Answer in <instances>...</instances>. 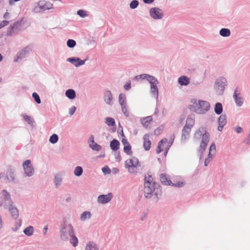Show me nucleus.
Listing matches in <instances>:
<instances>
[{"instance_id":"f257e3e1","label":"nucleus","mask_w":250,"mask_h":250,"mask_svg":"<svg viewBox=\"0 0 250 250\" xmlns=\"http://www.w3.org/2000/svg\"><path fill=\"white\" fill-rule=\"evenodd\" d=\"M68 217L62 219L59 227L60 239L63 241H69L73 247L78 244V239L75 235V229L72 224L68 221Z\"/></svg>"},{"instance_id":"f03ea898","label":"nucleus","mask_w":250,"mask_h":250,"mask_svg":"<svg viewBox=\"0 0 250 250\" xmlns=\"http://www.w3.org/2000/svg\"><path fill=\"white\" fill-rule=\"evenodd\" d=\"M162 194V189L158 183L153 181L151 175L146 174L144 178V195L149 199L153 196L158 199Z\"/></svg>"},{"instance_id":"7ed1b4c3","label":"nucleus","mask_w":250,"mask_h":250,"mask_svg":"<svg viewBox=\"0 0 250 250\" xmlns=\"http://www.w3.org/2000/svg\"><path fill=\"white\" fill-rule=\"evenodd\" d=\"M194 138L199 140L201 139L200 146L198 149L200 155V160L202 159L203 152L206 149L207 146L209 141V134L207 131L206 128L204 126H200L194 133Z\"/></svg>"},{"instance_id":"20e7f679","label":"nucleus","mask_w":250,"mask_h":250,"mask_svg":"<svg viewBox=\"0 0 250 250\" xmlns=\"http://www.w3.org/2000/svg\"><path fill=\"white\" fill-rule=\"evenodd\" d=\"M190 103L189 109L198 114H205L210 108L209 103L207 101L192 99Z\"/></svg>"},{"instance_id":"39448f33","label":"nucleus","mask_w":250,"mask_h":250,"mask_svg":"<svg viewBox=\"0 0 250 250\" xmlns=\"http://www.w3.org/2000/svg\"><path fill=\"white\" fill-rule=\"evenodd\" d=\"M227 79L223 76L219 77L216 79L213 87L218 95H221L223 94L226 86L227 85Z\"/></svg>"},{"instance_id":"423d86ee","label":"nucleus","mask_w":250,"mask_h":250,"mask_svg":"<svg viewBox=\"0 0 250 250\" xmlns=\"http://www.w3.org/2000/svg\"><path fill=\"white\" fill-rule=\"evenodd\" d=\"M22 20H18L11 24L7 30L6 35L12 36L21 31L22 29Z\"/></svg>"},{"instance_id":"0eeeda50","label":"nucleus","mask_w":250,"mask_h":250,"mask_svg":"<svg viewBox=\"0 0 250 250\" xmlns=\"http://www.w3.org/2000/svg\"><path fill=\"white\" fill-rule=\"evenodd\" d=\"M53 4L49 1L40 0L34 7L33 11L35 13H40L52 8Z\"/></svg>"},{"instance_id":"6e6552de","label":"nucleus","mask_w":250,"mask_h":250,"mask_svg":"<svg viewBox=\"0 0 250 250\" xmlns=\"http://www.w3.org/2000/svg\"><path fill=\"white\" fill-rule=\"evenodd\" d=\"M11 204H14V203L11 198L10 193L6 190H3L1 193L0 207L7 208Z\"/></svg>"},{"instance_id":"1a4fd4ad","label":"nucleus","mask_w":250,"mask_h":250,"mask_svg":"<svg viewBox=\"0 0 250 250\" xmlns=\"http://www.w3.org/2000/svg\"><path fill=\"white\" fill-rule=\"evenodd\" d=\"M23 175L24 177H31L35 174V169L30 160H27L22 163Z\"/></svg>"},{"instance_id":"9d476101","label":"nucleus","mask_w":250,"mask_h":250,"mask_svg":"<svg viewBox=\"0 0 250 250\" xmlns=\"http://www.w3.org/2000/svg\"><path fill=\"white\" fill-rule=\"evenodd\" d=\"M149 13L150 17L155 20H161L164 16L163 10L157 7L151 8Z\"/></svg>"},{"instance_id":"9b49d317","label":"nucleus","mask_w":250,"mask_h":250,"mask_svg":"<svg viewBox=\"0 0 250 250\" xmlns=\"http://www.w3.org/2000/svg\"><path fill=\"white\" fill-rule=\"evenodd\" d=\"M6 178L9 182L18 183V181L16 178V172L14 167L12 166L8 167L6 173Z\"/></svg>"},{"instance_id":"f8f14e48","label":"nucleus","mask_w":250,"mask_h":250,"mask_svg":"<svg viewBox=\"0 0 250 250\" xmlns=\"http://www.w3.org/2000/svg\"><path fill=\"white\" fill-rule=\"evenodd\" d=\"M150 84V93L152 96L156 98L157 99L158 98V88L157 84L159 82L157 79L154 77L152 80H151L149 82Z\"/></svg>"},{"instance_id":"ddd939ff","label":"nucleus","mask_w":250,"mask_h":250,"mask_svg":"<svg viewBox=\"0 0 250 250\" xmlns=\"http://www.w3.org/2000/svg\"><path fill=\"white\" fill-rule=\"evenodd\" d=\"M139 165V161L137 158L133 157L126 160L125 162V167L128 168L129 172H133V168L136 167Z\"/></svg>"},{"instance_id":"4468645a","label":"nucleus","mask_w":250,"mask_h":250,"mask_svg":"<svg viewBox=\"0 0 250 250\" xmlns=\"http://www.w3.org/2000/svg\"><path fill=\"white\" fill-rule=\"evenodd\" d=\"M30 51V48L29 46H26L22 49L19 52H18L17 55L15 57L14 62H17L20 60H21L22 59L25 58L26 56Z\"/></svg>"},{"instance_id":"2eb2a0df","label":"nucleus","mask_w":250,"mask_h":250,"mask_svg":"<svg viewBox=\"0 0 250 250\" xmlns=\"http://www.w3.org/2000/svg\"><path fill=\"white\" fill-rule=\"evenodd\" d=\"M85 59L83 60H81L78 57H72L67 59L66 61L73 64L75 67H79L85 64V62L87 60Z\"/></svg>"},{"instance_id":"dca6fc26","label":"nucleus","mask_w":250,"mask_h":250,"mask_svg":"<svg viewBox=\"0 0 250 250\" xmlns=\"http://www.w3.org/2000/svg\"><path fill=\"white\" fill-rule=\"evenodd\" d=\"M113 195L111 193L107 194H102L99 195L97 198V202L99 204H105L109 202L112 198Z\"/></svg>"},{"instance_id":"f3484780","label":"nucleus","mask_w":250,"mask_h":250,"mask_svg":"<svg viewBox=\"0 0 250 250\" xmlns=\"http://www.w3.org/2000/svg\"><path fill=\"white\" fill-rule=\"evenodd\" d=\"M104 100L105 103L110 106L113 104V95L110 90L105 89L104 95Z\"/></svg>"},{"instance_id":"a211bd4d","label":"nucleus","mask_w":250,"mask_h":250,"mask_svg":"<svg viewBox=\"0 0 250 250\" xmlns=\"http://www.w3.org/2000/svg\"><path fill=\"white\" fill-rule=\"evenodd\" d=\"M64 173L62 172H59L55 174L54 183L56 188L60 187L63 181Z\"/></svg>"},{"instance_id":"6ab92c4d","label":"nucleus","mask_w":250,"mask_h":250,"mask_svg":"<svg viewBox=\"0 0 250 250\" xmlns=\"http://www.w3.org/2000/svg\"><path fill=\"white\" fill-rule=\"evenodd\" d=\"M233 98L235 103L237 106H241L244 103V99L240 96V93L237 90H235L233 93Z\"/></svg>"},{"instance_id":"aec40b11","label":"nucleus","mask_w":250,"mask_h":250,"mask_svg":"<svg viewBox=\"0 0 250 250\" xmlns=\"http://www.w3.org/2000/svg\"><path fill=\"white\" fill-rule=\"evenodd\" d=\"M191 131V128L187 126H184L182 129V134L181 136V142L185 143L188 139L189 134Z\"/></svg>"},{"instance_id":"412c9836","label":"nucleus","mask_w":250,"mask_h":250,"mask_svg":"<svg viewBox=\"0 0 250 250\" xmlns=\"http://www.w3.org/2000/svg\"><path fill=\"white\" fill-rule=\"evenodd\" d=\"M6 209L9 210L11 216L14 219H16L18 218L19 216V210L13 204H11V205L8 206Z\"/></svg>"},{"instance_id":"4be33fe9","label":"nucleus","mask_w":250,"mask_h":250,"mask_svg":"<svg viewBox=\"0 0 250 250\" xmlns=\"http://www.w3.org/2000/svg\"><path fill=\"white\" fill-rule=\"evenodd\" d=\"M160 180L161 183L165 185L170 186L172 184V182L170 180L169 176L166 174H161L160 176Z\"/></svg>"},{"instance_id":"5701e85b","label":"nucleus","mask_w":250,"mask_h":250,"mask_svg":"<svg viewBox=\"0 0 250 250\" xmlns=\"http://www.w3.org/2000/svg\"><path fill=\"white\" fill-rule=\"evenodd\" d=\"M154 77L147 74H143L139 75H137L134 77L133 79L139 81V80H145L146 79L147 81L149 82L153 80Z\"/></svg>"},{"instance_id":"b1692460","label":"nucleus","mask_w":250,"mask_h":250,"mask_svg":"<svg viewBox=\"0 0 250 250\" xmlns=\"http://www.w3.org/2000/svg\"><path fill=\"white\" fill-rule=\"evenodd\" d=\"M149 134H145L143 137V140H144V147L146 151H148L150 148V146H151V142L149 140Z\"/></svg>"},{"instance_id":"393cba45","label":"nucleus","mask_w":250,"mask_h":250,"mask_svg":"<svg viewBox=\"0 0 250 250\" xmlns=\"http://www.w3.org/2000/svg\"><path fill=\"white\" fill-rule=\"evenodd\" d=\"M178 83L181 86H187L190 83V80L186 76H182L178 78Z\"/></svg>"},{"instance_id":"a878e982","label":"nucleus","mask_w":250,"mask_h":250,"mask_svg":"<svg viewBox=\"0 0 250 250\" xmlns=\"http://www.w3.org/2000/svg\"><path fill=\"white\" fill-rule=\"evenodd\" d=\"M152 118L150 116H147L141 119V123L143 126L146 128L149 126L150 122L152 121Z\"/></svg>"},{"instance_id":"bb28decb","label":"nucleus","mask_w":250,"mask_h":250,"mask_svg":"<svg viewBox=\"0 0 250 250\" xmlns=\"http://www.w3.org/2000/svg\"><path fill=\"white\" fill-rule=\"evenodd\" d=\"M195 124V120L193 116L189 115L187 118L186 123L185 126L191 128L194 126Z\"/></svg>"},{"instance_id":"cd10ccee","label":"nucleus","mask_w":250,"mask_h":250,"mask_svg":"<svg viewBox=\"0 0 250 250\" xmlns=\"http://www.w3.org/2000/svg\"><path fill=\"white\" fill-rule=\"evenodd\" d=\"M66 97L70 100H73L76 97V92L74 89H68L65 93Z\"/></svg>"},{"instance_id":"c85d7f7f","label":"nucleus","mask_w":250,"mask_h":250,"mask_svg":"<svg viewBox=\"0 0 250 250\" xmlns=\"http://www.w3.org/2000/svg\"><path fill=\"white\" fill-rule=\"evenodd\" d=\"M120 142L116 139H113L110 144L111 149L113 151L117 150L119 148Z\"/></svg>"},{"instance_id":"c756f323","label":"nucleus","mask_w":250,"mask_h":250,"mask_svg":"<svg viewBox=\"0 0 250 250\" xmlns=\"http://www.w3.org/2000/svg\"><path fill=\"white\" fill-rule=\"evenodd\" d=\"M85 250H99V248L95 243L90 242L86 245Z\"/></svg>"},{"instance_id":"7c9ffc66","label":"nucleus","mask_w":250,"mask_h":250,"mask_svg":"<svg viewBox=\"0 0 250 250\" xmlns=\"http://www.w3.org/2000/svg\"><path fill=\"white\" fill-rule=\"evenodd\" d=\"M34 232V228L33 226H29L24 229L23 233L27 236H32Z\"/></svg>"},{"instance_id":"2f4dec72","label":"nucleus","mask_w":250,"mask_h":250,"mask_svg":"<svg viewBox=\"0 0 250 250\" xmlns=\"http://www.w3.org/2000/svg\"><path fill=\"white\" fill-rule=\"evenodd\" d=\"M220 35L223 37H228L230 35V31L229 29L223 28L219 31Z\"/></svg>"},{"instance_id":"473e14b6","label":"nucleus","mask_w":250,"mask_h":250,"mask_svg":"<svg viewBox=\"0 0 250 250\" xmlns=\"http://www.w3.org/2000/svg\"><path fill=\"white\" fill-rule=\"evenodd\" d=\"M119 103L120 105L127 104L126 97L125 94L121 93L119 95Z\"/></svg>"},{"instance_id":"72a5a7b5","label":"nucleus","mask_w":250,"mask_h":250,"mask_svg":"<svg viewBox=\"0 0 250 250\" xmlns=\"http://www.w3.org/2000/svg\"><path fill=\"white\" fill-rule=\"evenodd\" d=\"M91 213L88 211H84L80 216V220L82 221H85L87 219H89L91 217Z\"/></svg>"},{"instance_id":"f704fd0d","label":"nucleus","mask_w":250,"mask_h":250,"mask_svg":"<svg viewBox=\"0 0 250 250\" xmlns=\"http://www.w3.org/2000/svg\"><path fill=\"white\" fill-rule=\"evenodd\" d=\"M167 140L166 138L162 139L158 143V147L156 149V153L157 154L160 153L162 150H163L164 146H162V144L167 143Z\"/></svg>"},{"instance_id":"c9c22d12","label":"nucleus","mask_w":250,"mask_h":250,"mask_svg":"<svg viewBox=\"0 0 250 250\" xmlns=\"http://www.w3.org/2000/svg\"><path fill=\"white\" fill-rule=\"evenodd\" d=\"M214 112L217 115H220L223 112V106L221 103H217L215 104Z\"/></svg>"},{"instance_id":"e433bc0d","label":"nucleus","mask_w":250,"mask_h":250,"mask_svg":"<svg viewBox=\"0 0 250 250\" xmlns=\"http://www.w3.org/2000/svg\"><path fill=\"white\" fill-rule=\"evenodd\" d=\"M23 118L24 120L29 125L31 126H34V124H35V121L30 116L27 115H23Z\"/></svg>"},{"instance_id":"4c0bfd02","label":"nucleus","mask_w":250,"mask_h":250,"mask_svg":"<svg viewBox=\"0 0 250 250\" xmlns=\"http://www.w3.org/2000/svg\"><path fill=\"white\" fill-rule=\"evenodd\" d=\"M218 122L219 125L225 126L227 124V116L226 114L221 115L218 118Z\"/></svg>"},{"instance_id":"58836bf2","label":"nucleus","mask_w":250,"mask_h":250,"mask_svg":"<svg viewBox=\"0 0 250 250\" xmlns=\"http://www.w3.org/2000/svg\"><path fill=\"white\" fill-rule=\"evenodd\" d=\"M74 174L77 177L81 176L83 172V169L81 166H77L74 169Z\"/></svg>"},{"instance_id":"ea45409f","label":"nucleus","mask_w":250,"mask_h":250,"mask_svg":"<svg viewBox=\"0 0 250 250\" xmlns=\"http://www.w3.org/2000/svg\"><path fill=\"white\" fill-rule=\"evenodd\" d=\"M105 123L109 126H114L115 125V120L111 117L106 118Z\"/></svg>"},{"instance_id":"a19ab883","label":"nucleus","mask_w":250,"mask_h":250,"mask_svg":"<svg viewBox=\"0 0 250 250\" xmlns=\"http://www.w3.org/2000/svg\"><path fill=\"white\" fill-rule=\"evenodd\" d=\"M89 147L93 150L97 151H99L102 149V146L96 142L91 144V145L90 144Z\"/></svg>"},{"instance_id":"79ce46f5","label":"nucleus","mask_w":250,"mask_h":250,"mask_svg":"<svg viewBox=\"0 0 250 250\" xmlns=\"http://www.w3.org/2000/svg\"><path fill=\"white\" fill-rule=\"evenodd\" d=\"M59 140V137H58V136L57 134H52L49 138V142L53 144H54L55 143H56Z\"/></svg>"},{"instance_id":"37998d69","label":"nucleus","mask_w":250,"mask_h":250,"mask_svg":"<svg viewBox=\"0 0 250 250\" xmlns=\"http://www.w3.org/2000/svg\"><path fill=\"white\" fill-rule=\"evenodd\" d=\"M121 109H122V111L123 113L124 114V115L125 117H128L129 115V114L128 111L127 104L124 105H121Z\"/></svg>"},{"instance_id":"c03bdc74","label":"nucleus","mask_w":250,"mask_h":250,"mask_svg":"<svg viewBox=\"0 0 250 250\" xmlns=\"http://www.w3.org/2000/svg\"><path fill=\"white\" fill-rule=\"evenodd\" d=\"M216 151V146L214 143H212L210 147L208 152V155H214Z\"/></svg>"},{"instance_id":"a18cd8bd","label":"nucleus","mask_w":250,"mask_h":250,"mask_svg":"<svg viewBox=\"0 0 250 250\" xmlns=\"http://www.w3.org/2000/svg\"><path fill=\"white\" fill-rule=\"evenodd\" d=\"M139 2L137 0H133L129 3V7L132 9L136 8L139 5Z\"/></svg>"},{"instance_id":"49530a36","label":"nucleus","mask_w":250,"mask_h":250,"mask_svg":"<svg viewBox=\"0 0 250 250\" xmlns=\"http://www.w3.org/2000/svg\"><path fill=\"white\" fill-rule=\"evenodd\" d=\"M131 147L130 144H127V145L124 146V151L127 154L130 155L132 154Z\"/></svg>"},{"instance_id":"de8ad7c7","label":"nucleus","mask_w":250,"mask_h":250,"mask_svg":"<svg viewBox=\"0 0 250 250\" xmlns=\"http://www.w3.org/2000/svg\"><path fill=\"white\" fill-rule=\"evenodd\" d=\"M186 185V183L184 181H178L176 182V183H172L170 186H172L173 187H175L176 188H182L184 187Z\"/></svg>"},{"instance_id":"09e8293b","label":"nucleus","mask_w":250,"mask_h":250,"mask_svg":"<svg viewBox=\"0 0 250 250\" xmlns=\"http://www.w3.org/2000/svg\"><path fill=\"white\" fill-rule=\"evenodd\" d=\"M76 45L75 41L72 39H69L67 41V45L69 48H73Z\"/></svg>"},{"instance_id":"8fccbe9b","label":"nucleus","mask_w":250,"mask_h":250,"mask_svg":"<svg viewBox=\"0 0 250 250\" xmlns=\"http://www.w3.org/2000/svg\"><path fill=\"white\" fill-rule=\"evenodd\" d=\"M21 224V220H17L15 222V227L11 228L12 231L16 232L20 228Z\"/></svg>"},{"instance_id":"3c124183","label":"nucleus","mask_w":250,"mask_h":250,"mask_svg":"<svg viewBox=\"0 0 250 250\" xmlns=\"http://www.w3.org/2000/svg\"><path fill=\"white\" fill-rule=\"evenodd\" d=\"M32 97L34 98L35 101L38 104L41 103V100L39 95L36 93L34 92L32 94Z\"/></svg>"},{"instance_id":"603ef678","label":"nucleus","mask_w":250,"mask_h":250,"mask_svg":"<svg viewBox=\"0 0 250 250\" xmlns=\"http://www.w3.org/2000/svg\"><path fill=\"white\" fill-rule=\"evenodd\" d=\"M77 15L82 18H85L87 16L86 12L83 10H79L77 11Z\"/></svg>"},{"instance_id":"864d4df0","label":"nucleus","mask_w":250,"mask_h":250,"mask_svg":"<svg viewBox=\"0 0 250 250\" xmlns=\"http://www.w3.org/2000/svg\"><path fill=\"white\" fill-rule=\"evenodd\" d=\"M102 171L104 174H109L111 173V170L109 167L106 166L102 168Z\"/></svg>"},{"instance_id":"5fc2aeb1","label":"nucleus","mask_w":250,"mask_h":250,"mask_svg":"<svg viewBox=\"0 0 250 250\" xmlns=\"http://www.w3.org/2000/svg\"><path fill=\"white\" fill-rule=\"evenodd\" d=\"M232 130L237 133H241L243 131V128L240 126L233 127Z\"/></svg>"},{"instance_id":"6e6d98bb","label":"nucleus","mask_w":250,"mask_h":250,"mask_svg":"<svg viewBox=\"0 0 250 250\" xmlns=\"http://www.w3.org/2000/svg\"><path fill=\"white\" fill-rule=\"evenodd\" d=\"M213 156V155H208V157L207 158H206L205 160L204 165L205 166H207L209 164L210 162L212 159Z\"/></svg>"},{"instance_id":"4d7b16f0","label":"nucleus","mask_w":250,"mask_h":250,"mask_svg":"<svg viewBox=\"0 0 250 250\" xmlns=\"http://www.w3.org/2000/svg\"><path fill=\"white\" fill-rule=\"evenodd\" d=\"M76 107L75 106H73L69 109V114L70 115H73L76 112Z\"/></svg>"},{"instance_id":"13d9d810","label":"nucleus","mask_w":250,"mask_h":250,"mask_svg":"<svg viewBox=\"0 0 250 250\" xmlns=\"http://www.w3.org/2000/svg\"><path fill=\"white\" fill-rule=\"evenodd\" d=\"M124 88L126 90H128L131 88V82L130 81L126 83L124 85Z\"/></svg>"},{"instance_id":"bf43d9fd","label":"nucleus","mask_w":250,"mask_h":250,"mask_svg":"<svg viewBox=\"0 0 250 250\" xmlns=\"http://www.w3.org/2000/svg\"><path fill=\"white\" fill-rule=\"evenodd\" d=\"M9 24V21L6 20L2 21L0 22V29L7 25Z\"/></svg>"},{"instance_id":"052dcab7","label":"nucleus","mask_w":250,"mask_h":250,"mask_svg":"<svg viewBox=\"0 0 250 250\" xmlns=\"http://www.w3.org/2000/svg\"><path fill=\"white\" fill-rule=\"evenodd\" d=\"M88 144L89 145V146H90V144L91 145V144H93L95 143L94 138L93 135H91L89 138L88 140Z\"/></svg>"},{"instance_id":"680f3d73","label":"nucleus","mask_w":250,"mask_h":250,"mask_svg":"<svg viewBox=\"0 0 250 250\" xmlns=\"http://www.w3.org/2000/svg\"><path fill=\"white\" fill-rule=\"evenodd\" d=\"M244 142L246 144L250 145V132L247 138L245 140Z\"/></svg>"},{"instance_id":"e2e57ef3","label":"nucleus","mask_w":250,"mask_h":250,"mask_svg":"<svg viewBox=\"0 0 250 250\" xmlns=\"http://www.w3.org/2000/svg\"><path fill=\"white\" fill-rule=\"evenodd\" d=\"M143 2L146 4H150L154 1V0H143Z\"/></svg>"},{"instance_id":"0e129e2a","label":"nucleus","mask_w":250,"mask_h":250,"mask_svg":"<svg viewBox=\"0 0 250 250\" xmlns=\"http://www.w3.org/2000/svg\"><path fill=\"white\" fill-rule=\"evenodd\" d=\"M174 136H172L170 138V140L168 142V145H169V147H170L173 144V141L174 140Z\"/></svg>"},{"instance_id":"69168bd1","label":"nucleus","mask_w":250,"mask_h":250,"mask_svg":"<svg viewBox=\"0 0 250 250\" xmlns=\"http://www.w3.org/2000/svg\"><path fill=\"white\" fill-rule=\"evenodd\" d=\"M122 143L124 146L127 145V144H129V143L126 139H123L122 140Z\"/></svg>"},{"instance_id":"338daca9","label":"nucleus","mask_w":250,"mask_h":250,"mask_svg":"<svg viewBox=\"0 0 250 250\" xmlns=\"http://www.w3.org/2000/svg\"><path fill=\"white\" fill-rule=\"evenodd\" d=\"M9 16H10L9 13L8 12H6L3 15V18L5 19H9Z\"/></svg>"},{"instance_id":"774afa93","label":"nucleus","mask_w":250,"mask_h":250,"mask_svg":"<svg viewBox=\"0 0 250 250\" xmlns=\"http://www.w3.org/2000/svg\"><path fill=\"white\" fill-rule=\"evenodd\" d=\"M48 230V227L47 226H45L43 229V234L45 235L47 233Z\"/></svg>"}]
</instances>
